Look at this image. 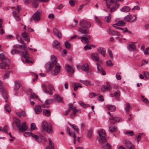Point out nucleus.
<instances>
[{
	"instance_id": "de8ad7c7",
	"label": "nucleus",
	"mask_w": 149,
	"mask_h": 149,
	"mask_svg": "<svg viewBox=\"0 0 149 149\" xmlns=\"http://www.w3.org/2000/svg\"><path fill=\"white\" fill-rule=\"evenodd\" d=\"M5 109L6 111L8 113H9L11 111L10 107L8 104H6L5 105Z\"/></svg>"
},
{
	"instance_id": "f03ea898",
	"label": "nucleus",
	"mask_w": 149,
	"mask_h": 149,
	"mask_svg": "<svg viewBox=\"0 0 149 149\" xmlns=\"http://www.w3.org/2000/svg\"><path fill=\"white\" fill-rule=\"evenodd\" d=\"M79 24L80 26L82 28H79V31L83 34L85 35L88 34L89 30L87 28H89L91 27V23L86 20L83 19L80 21Z\"/></svg>"
},
{
	"instance_id": "0eeeda50",
	"label": "nucleus",
	"mask_w": 149,
	"mask_h": 149,
	"mask_svg": "<svg viewBox=\"0 0 149 149\" xmlns=\"http://www.w3.org/2000/svg\"><path fill=\"white\" fill-rule=\"evenodd\" d=\"M100 142L102 143H106V144H102V149H110L111 147L110 145L108 143L106 142V140L105 137L104 136H100L99 139Z\"/></svg>"
},
{
	"instance_id": "f257e3e1",
	"label": "nucleus",
	"mask_w": 149,
	"mask_h": 149,
	"mask_svg": "<svg viewBox=\"0 0 149 149\" xmlns=\"http://www.w3.org/2000/svg\"><path fill=\"white\" fill-rule=\"evenodd\" d=\"M11 53L14 55L16 53H19L20 55L22 56V60L24 63H32L33 62V60L31 58L28 57L29 54L27 51L25 52H19L18 50L15 49H13L11 50Z\"/></svg>"
},
{
	"instance_id": "dca6fc26",
	"label": "nucleus",
	"mask_w": 149,
	"mask_h": 149,
	"mask_svg": "<svg viewBox=\"0 0 149 149\" xmlns=\"http://www.w3.org/2000/svg\"><path fill=\"white\" fill-rule=\"evenodd\" d=\"M124 143L127 148H129V149H134L135 146L133 145H132L130 141L126 140L125 141Z\"/></svg>"
},
{
	"instance_id": "393cba45",
	"label": "nucleus",
	"mask_w": 149,
	"mask_h": 149,
	"mask_svg": "<svg viewBox=\"0 0 149 149\" xmlns=\"http://www.w3.org/2000/svg\"><path fill=\"white\" fill-rule=\"evenodd\" d=\"M91 56L92 58L96 61H98L99 59L98 54L97 53H94L92 54Z\"/></svg>"
},
{
	"instance_id": "7ed1b4c3",
	"label": "nucleus",
	"mask_w": 149,
	"mask_h": 149,
	"mask_svg": "<svg viewBox=\"0 0 149 149\" xmlns=\"http://www.w3.org/2000/svg\"><path fill=\"white\" fill-rule=\"evenodd\" d=\"M13 119L20 132H23L27 130L28 126L26 124V122L21 125V121L19 119L16 118H14Z\"/></svg>"
},
{
	"instance_id": "37998d69",
	"label": "nucleus",
	"mask_w": 149,
	"mask_h": 149,
	"mask_svg": "<svg viewBox=\"0 0 149 149\" xmlns=\"http://www.w3.org/2000/svg\"><path fill=\"white\" fill-rule=\"evenodd\" d=\"M54 98L59 102H61L62 101L61 98L58 95L55 94L54 95Z\"/></svg>"
},
{
	"instance_id": "412c9836",
	"label": "nucleus",
	"mask_w": 149,
	"mask_h": 149,
	"mask_svg": "<svg viewBox=\"0 0 149 149\" xmlns=\"http://www.w3.org/2000/svg\"><path fill=\"white\" fill-rule=\"evenodd\" d=\"M114 97L117 100L119 101L120 99V91L117 90L114 93Z\"/></svg>"
},
{
	"instance_id": "9b49d317",
	"label": "nucleus",
	"mask_w": 149,
	"mask_h": 149,
	"mask_svg": "<svg viewBox=\"0 0 149 149\" xmlns=\"http://www.w3.org/2000/svg\"><path fill=\"white\" fill-rule=\"evenodd\" d=\"M10 64L9 60H6V61H1L0 63V68L3 69H8V67Z\"/></svg>"
},
{
	"instance_id": "052dcab7",
	"label": "nucleus",
	"mask_w": 149,
	"mask_h": 149,
	"mask_svg": "<svg viewBox=\"0 0 149 149\" xmlns=\"http://www.w3.org/2000/svg\"><path fill=\"white\" fill-rule=\"evenodd\" d=\"M143 73L145 77L147 79H149V73L147 72H144Z\"/></svg>"
},
{
	"instance_id": "8fccbe9b",
	"label": "nucleus",
	"mask_w": 149,
	"mask_h": 149,
	"mask_svg": "<svg viewBox=\"0 0 149 149\" xmlns=\"http://www.w3.org/2000/svg\"><path fill=\"white\" fill-rule=\"evenodd\" d=\"M116 25L119 26H123L125 24V23L123 21H119L116 24Z\"/></svg>"
},
{
	"instance_id": "6e6552de",
	"label": "nucleus",
	"mask_w": 149,
	"mask_h": 149,
	"mask_svg": "<svg viewBox=\"0 0 149 149\" xmlns=\"http://www.w3.org/2000/svg\"><path fill=\"white\" fill-rule=\"evenodd\" d=\"M15 34L16 35V38L18 42L19 43H21L23 45H15L14 46V48H20L21 49H23L24 50H26V49L27 48V47L26 46L25 44V43L23 42L22 39L19 38V35H18V33L17 32H16Z\"/></svg>"
},
{
	"instance_id": "680f3d73",
	"label": "nucleus",
	"mask_w": 149,
	"mask_h": 149,
	"mask_svg": "<svg viewBox=\"0 0 149 149\" xmlns=\"http://www.w3.org/2000/svg\"><path fill=\"white\" fill-rule=\"evenodd\" d=\"M97 100L103 102L104 101V100L102 95H101L97 97Z\"/></svg>"
},
{
	"instance_id": "1a4fd4ad",
	"label": "nucleus",
	"mask_w": 149,
	"mask_h": 149,
	"mask_svg": "<svg viewBox=\"0 0 149 149\" xmlns=\"http://www.w3.org/2000/svg\"><path fill=\"white\" fill-rule=\"evenodd\" d=\"M41 11L40 10H37L33 14L32 18L35 22H38L40 21L41 16Z\"/></svg>"
},
{
	"instance_id": "f8f14e48",
	"label": "nucleus",
	"mask_w": 149,
	"mask_h": 149,
	"mask_svg": "<svg viewBox=\"0 0 149 149\" xmlns=\"http://www.w3.org/2000/svg\"><path fill=\"white\" fill-rule=\"evenodd\" d=\"M0 90L1 92L3 97L4 99H7L8 97L7 92L6 90L3 88V83L1 80H0Z\"/></svg>"
},
{
	"instance_id": "4d7b16f0",
	"label": "nucleus",
	"mask_w": 149,
	"mask_h": 149,
	"mask_svg": "<svg viewBox=\"0 0 149 149\" xmlns=\"http://www.w3.org/2000/svg\"><path fill=\"white\" fill-rule=\"evenodd\" d=\"M67 69L68 71L71 72H73L74 70L69 65H67Z\"/></svg>"
},
{
	"instance_id": "e433bc0d",
	"label": "nucleus",
	"mask_w": 149,
	"mask_h": 149,
	"mask_svg": "<svg viewBox=\"0 0 149 149\" xmlns=\"http://www.w3.org/2000/svg\"><path fill=\"white\" fill-rule=\"evenodd\" d=\"M81 40L83 42H85L86 43H88L89 42V41L87 38L85 37H82L80 38Z\"/></svg>"
},
{
	"instance_id": "6e6d98bb",
	"label": "nucleus",
	"mask_w": 149,
	"mask_h": 149,
	"mask_svg": "<svg viewBox=\"0 0 149 149\" xmlns=\"http://www.w3.org/2000/svg\"><path fill=\"white\" fill-rule=\"evenodd\" d=\"M106 64L108 66H112L113 65L111 60H109L107 61Z\"/></svg>"
},
{
	"instance_id": "20e7f679",
	"label": "nucleus",
	"mask_w": 149,
	"mask_h": 149,
	"mask_svg": "<svg viewBox=\"0 0 149 149\" xmlns=\"http://www.w3.org/2000/svg\"><path fill=\"white\" fill-rule=\"evenodd\" d=\"M69 109L65 111L63 114L65 116H67L70 112V110H72L73 113L71 114L70 116L71 118H73L77 113L79 111V110L77 109L75 107L73 106V104L72 103H70L69 104Z\"/></svg>"
},
{
	"instance_id": "603ef678",
	"label": "nucleus",
	"mask_w": 149,
	"mask_h": 149,
	"mask_svg": "<svg viewBox=\"0 0 149 149\" xmlns=\"http://www.w3.org/2000/svg\"><path fill=\"white\" fill-rule=\"evenodd\" d=\"M110 15L111 14H109V16L106 17L105 18V21L106 22L108 23L110 22L111 18Z\"/></svg>"
},
{
	"instance_id": "f3484780",
	"label": "nucleus",
	"mask_w": 149,
	"mask_h": 149,
	"mask_svg": "<svg viewBox=\"0 0 149 149\" xmlns=\"http://www.w3.org/2000/svg\"><path fill=\"white\" fill-rule=\"evenodd\" d=\"M77 68L79 69H81L85 72L89 70L88 65L87 63H84L82 66H78Z\"/></svg>"
},
{
	"instance_id": "338daca9",
	"label": "nucleus",
	"mask_w": 149,
	"mask_h": 149,
	"mask_svg": "<svg viewBox=\"0 0 149 149\" xmlns=\"http://www.w3.org/2000/svg\"><path fill=\"white\" fill-rule=\"evenodd\" d=\"M97 69L98 71H101L102 70H103L102 68H101V66L99 64L97 63Z\"/></svg>"
},
{
	"instance_id": "69168bd1",
	"label": "nucleus",
	"mask_w": 149,
	"mask_h": 149,
	"mask_svg": "<svg viewBox=\"0 0 149 149\" xmlns=\"http://www.w3.org/2000/svg\"><path fill=\"white\" fill-rule=\"evenodd\" d=\"M93 131L91 130H90L88 132V138H90L93 134Z\"/></svg>"
},
{
	"instance_id": "5fc2aeb1",
	"label": "nucleus",
	"mask_w": 149,
	"mask_h": 149,
	"mask_svg": "<svg viewBox=\"0 0 149 149\" xmlns=\"http://www.w3.org/2000/svg\"><path fill=\"white\" fill-rule=\"evenodd\" d=\"M64 44L66 48L67 49H69L70 48L71 45L68 42V41L65 42Z\"/></svg>"
},
{
	"instance_id": "39448f33",
	"label": "nucleus",
	"mask_w": 149,
	"mask_h": 149,
	"mask_svg": "<svg viewBox=\"0 0 149 149\" xmlns=\"http://www.w3.org/2000/svg\"><path fill=\"white\" fill-rule=\"evenodd\" d=\"M42 88L44 92L50 95L53 94L52 91L54 90L53 86L50 84H48L46 86L45 84H42Z\"/></svg>"
},
{
	"instance_id": "72a5a7b5",
	"label": "nucleus",
	"mask_w": 149,
	"mask_h": 149,
	"mask_svg": "<svg viewBox=\"0 0 149 149\" xmlns=\"http://www.w3.org/2000/svg\"><path fill=\"white\" fill-rule=\"evenodd\" d=\"M130 10V8L127 6H124L121 9V10L124 12H129Z\"/></svg>"
},
{
	"instance_id": "c03bdc74",
	"label": "nucleus",
	"mask_w": 149,
	"mask_h": 149,
	"mask_svg": "<svg viewBox=\"0 0 149 149\" xmlns=\"http://www.w3.org/2000/svg\"><path fill=\"white\" fill-rule=\"evenodd\" d=\"M10 72L11 71H6L5 73L4 76V79H6L7 78H9L10 75Z\"/></svg>"
},
{
	"instance_id": "5701e85b",
	"label": "nucleus",
	"mask_w": 149,
	"mask_h": 149,
	"mask_svg": "<svg viewBox=\"0 0 149 149\" xmlns=\"http://www.w3.org/2000/svg\"><path fill=\"white\" fill-rule=\"evenodd\" d=\"M44 131H46L48 133H52L53 132V128L52 125L50 124H49V125L47 127L46 129Z\"/></svg>"
},
{
	"instance_id": "c756f323",
	"label": "nucleus",
	"mask_w": 149,
	"mask_h": 149,
	"mask_svg": "<svg viewBox=\"0 0 149 149\" xmlns=\"http://www.w3.org/2000/svg\"><path fill=\"white\" fill-rule=\"evenodd\" d=\"M98 133L100 136H105L106 135V133L105 132L104 130L103 129L98 131Z\"/></svg>"
},
{
	"instance_id": "bf43d9fd",
	"label": "nucleus",
	"mask_w": 149,
	"mask_h": 149,
	"mask_svg": "<svg viewBox=\"0 0 149 149\" xmlns=\"http://www.w3.org/2000/svg\"><path fill=\"white\" fill-rule=\"evenodd\" d=\"M31 98L33 99H37L38 97L34 93H32L31 94Z\"/></svg>"
},
{
	"instance_id": "9d476101",
	"label": "nucleus",
	"mask_w": 149,
	"mask_h": 149,
	"mask_svg": "<svg viewBox=\"0 0 149 149\" xmlns=\"http://www.w3.org/2000/svg\"><path fill=\"white\" fill-rule=\"evenodd\" d=\"M108 113L110 117H111L109 119V120L110 121V123L111 124H115V123L118 122H120L122 120V119L118 117H114L113 116L111 115L109 111L108 112Z\"/></svg>"
},
{
	"instance_id": "cd10ccee",
	"label": "nucleus",
	"mask_w": 149,
	"mask_h": 149,
	"mask_svg": "<svg viewBox=\"0 0 149 149\" xmlns=\"http://www.w3.org/2000/svg\"><path fill=\"white\" fill-rule=\"evenodd\" d=\"M48 124L46 121H43L41 123L42 127L44 130H45L47 127L49 125Z\"/></svg>"
},
{
	"instance_id": "c9c22d12",
	"label": "nucleus",
	"mask_w": 149,
	"mask_h": 149,
	"mask_svg": "<svg viewBox=\"0 0 149 149\" xmlns=\"http://www.w3.org/2000/svg\"><path fill=\"white\" fill-rule=\"evenodd\" d=\"M15 87L16 90H17L21 86V85L20 84V82L19 81H15Z\"/></svg>"
},
{
	"instance_id": "a18cd8bd",
	"label": "nucleus",
	"mask_w": 149,
	"mask_h": 149,
	"mask_svg": "<svg viewBox=\"0 0 149 149\" xmlns=\"http://www.w3.org/2000/svg\"><path fill=\"white\" fill-rule=\"evenodd\" d=\"M24 134L26 137L29 136H32H32H33V135L34 134L29 132H24Z\"/></svg>"
},
{
	"instance_id": "0e129e2a",
	"label": "nucleus",
	"mask_w": 149,
	"mask_h": 149,
	"mask_svg": "<svg viewBox=\"0 0 149 149\" xmlns=\"http://www.w3.org/2000/svg\"><path fill=\"white\" fill-rule=\"evenodd\" d=\"M72 126L74 130L76 131L77 132H78L79 129L78 127L74 124Z\"/></svg>"
},
{
	"instance_id": "423d86ee",
	"label": "nucleus",
	"mask_w": 149,
	"mask_h": 149,
	"mask_svg": "<svg viewBox=\"0 0 149 149\" xmlns=\"http://www.w3.org/2000/svg\"><path fill=\"white\" fill-rule=\"evenodd\" d=\"M55 67V68L52 71V73L54 76L57 75L61 70V66L59 63L56 64L55 65H49V70L50 71L53 67Z\"/></svg>"
},
{
	"instance_id": "58836bf2",
	"label": "nucleus",
	"mask_w": 149,
	"mask_h": 149,
	"mask_svg": "<svg viewBox=\"0 0 149 149\" xmlns=\"http://www.w3.org/2000/svg\"><path fill=\"white\" fill-rule=\"evenodd\" d=\"M126 106L125 107V110L127 112V113H128L130 111V104L129 103H127L126 104Z\"/></svg>"
},
{
	"instance_id": "864d4df0",
	"label": "nucleus",
	"mask_w": 149,
	"mask_h": 149,
	"mask_svg": "<svg viewBox=\"0 0 149 149\" xmlns=\"http://www.w3.org/2000/svg\"><path fill=\"white\" fill-rule=\"evenodd\" d=\"M111 34L113 35L117 36H119V33L118 32L114 30H112V31L111 33Z\"/></svg>"
},
{
	"instance_id": "774afa93",
	"label": "nucleus",
	"mask_w": 149,
	"mask_h": 149,
	"mask_svg": "<svg viewBox=\"0 0 149 149\" xmlns=\"http://www.w3.org/2000/svg\"><path fill=\"white\" fill-rule=\"evenodd\" d=\"M3 26H0V34L3 35L4 33L3 30Z\"/></svg>"
},
{
	"instance_id": "473e14b6",
	"label": "nucleus",
	"mask_w": 149,
	"mask_h": 149,
	"mask_svg": "<svg viewBox=\"0 0 149 149\" xmlns=\"http://www.w3.org/2000/svg\"><path fill=\"white\" fill-rule=\"evenodd\" d=\"M43 115L47 117L49 116L51 114L50 111L47 109H44L43 111Z\"/></svg>"
},
{
	"instance_id": "a19ab883",
	"label": "nucleus",
	"mask_w": 149,
	"mask_h": 149,
	"mask_svg": "<svg viewBox=\"0 0 149 149\" xmlns=\"http://www.w3.org/2000/svg\"><path fill=\"white\" fill-rule=\"evenodd\" d=\"M80 81L83 84L85 85L86 86L90 85V83L89 81L87 80L83 81L82 80H80Z\"/></svg>"
},
{
	"instance_id": "09e8293b",
	"label": "nucleus",
	"mask_w": 149,
	"mask_h": 149,
	"mask_svg": "<svg viewBox=\"0 0 149 149\" xmlns=\"http://www.w3.org/2000/svg\"><path fill=\"white\" fill-rule=\"evenodd\" d=\"M141 99L142 101L145 103H149L148 100L147 99L144 98V97L143 96H141Z\"/></svg>"
},
{
	"instance_id": "7c9ffc66",
	"label": "nucleus",
	"mask_w": 149,
	"mask_h": 149,
	"mask_svg": "<svg viewBox=\"0 0 149 149\" xmlns=\"http://www.w3.org/2000/svg\"><path fill=\"white\" fill-rule=\"evenodd\" d=\"M117 128L115 126H111L109 128V132L113 133L117 130Z\"/></svg>"
},
{
	"instance_id": "e2e57ef3",
	"label": "nucleus",
	"mask_w": 149,
	"mask_h": 149,
	"mask_svg": "<svg viewBox=\"0 0 149 149\" xmlns=\"http://www.w3.org/2000/svg\"><path fill=\"white\" fill-rule=\"evenodd\" d=\"M31 130H34L36 128V125L34 123H32L31 124Z\"/></svg>"
},
{
	"instance_id": "4468645a",
	"label": "nucleus",
	"mask_w": 149,
	"mask_h": 149,
	"mask_svg": "<svg viewBox=\"0 0 149 149\" xmlns=\"http://www.w3.org/2000/svg\"><path fill=\"white\" fill-rule=\"evenodd\" d=\"M51 61L49 63V65H55L57 63V58L54 55H52L51 56Z\"/></svg>"
},
{
	"instance_id": "6ab92c4d",
	"label": "nucleus",
	"mask_w": 149,
	"mask_h": 149,
	"mask_svg": "<svg viewBox=\"0 0 149 149\" xmlns=\"http://www.w3.org/2000/svg\"><path fill=\"white\" fill-rule=\"evenodd\" d=\"M136 42H131L130 43L128 46H127V48L130 51L132 50L135 51L136 50V47L134 45Z\"/></svg>"
},
{
	"instance_id": "a878e982",
	"label": "nucleus",
	"mask_w": 149,
	"mask_h": 149,
	"mask_svg": "<svg viewBox=\"0 0 149 149\" xmlns=\"http://www.w3.org/2000/svg\"><path fill=\"white\" fill-rule=\"evenodd\" d=\"M52 46L53 47L60 48L61 47L60 43L57 40H55L54 41L52 44Z\"/></svg>"
},
{
	"instance_id": "b1692460",
	"label": "nucleus",
	"mask_w": 149,
	"mask_h": 149,
	"mask_svg": "<svg viewBox=\"0 0 149 149\" xmlns=\"http://www.w3.org/2000/svg\"><path fill=\"white\" fill-rule=\"evenodd\" d=\"M97 50L104 57L105 56V53L106 52L105 49L102 47H99L97 49Z\"/></svg>"
},
{
	"instance_id": "3c124183",
	"label": "nucleus",
	"mask_w": 149,
	"mask_h": 149,
	"mask_svg": "<svg viewBox=\"0 0 149 149\" xmlns=\"http://www.w3.org/2000/svg\"><path fill=\"white\" fill-rule=\"evenodd\" d=\"M99 94L93 93H90L89 94V97L90 98H92L94 97L97 96Z\"/></svg>"
},
{
	"instance_id": "c85d7f7f",
	"label": "nucleus",
	"mask_w": 149,
	"mask_h": 149,
	"mask_svg": "<svg viewBox=\"0 0 149 149\" xmlns=\"http://www.w3.org/2000/svg\"><path fill=\"white\" fill-rule=\"evenodd\" d=\"M115 2V0H111L109 1H106V3L108 8H110L111 6Z\"/></svg>"
},
{
	"instance_id": "ea45409f",
	"label": "nucleus",
	"mask_w": 149,
	"mask_h": 149,
	"mask_svg": "<svg viewBox=\"0 0 149 149\" xmlns=\"http://www.w3.org/2000/svg\"><path fill=\"white\" fill-rule=\"evenodd\" d=\"M119 6V4L118 3H116V4L111 9L110 11L112 12L114 11L116 9L118 8Z\"/></svg>"
},
{
	"instance_id": "ddd939ff",
	"label": "nucleus",
	"mask_w": 149,
	"mask_h": 149,
	"mask_svg": "<svg viewBox=\"0 0 149 149\" xmlns=\"http://www.w3.org/2000/svg\"><path fill=\"white\" fill-rule=\"evenodd\" d=\"M136 19V15H134L132 16L130 15L126 16L124 18V19L125 21L132 22H135Z\"/></svg>"
},
{
	"instance_id": "79ce46f5",
	"label": "nucleus",
	"mask_w": 149,
	"mask_h": 149,
	"mask_svg": "<svg viewBox=\"0 0 149 149\" xmlns=\"http://www.w3.org/2000/svg\"><path fill=\"white\" fill-rule=\"evenodd\" d=\"M39 0H32L31 3L33 4V6L35 8H36L38 6V3L40 2Z\"/></svg>"
},
{
	"instance_id": "4c0bfd02",
	"label": "nucleus",
	"mask_w": 149,
	"mask_h": 149,
	"mask_svg": "<svg viewBox=\"0 0 149 149\" xmlns=\"http://www.w3.org/2000/svg\"><path fill=\"white\" fill-rule=\"evenodd\" d=\"M33 135V136H32V137L35 139L36 141L38 143H40L42 141L41 139L38 137L37 135L34 134Z\"/></svg>"
},
{
	"instance_id": "a211bd4d",
	"label": "nucleus",
	"mask_w": 149,
	"mask_h": 149,
	"mask_svg": "<svg viewBox=\"0 0 149 149\" xmlns=\"http://www.w3.org/2000/svg\"><path fill=\"white\" fill-rule=\"evenodd\" d=\"M21 37L24 40L26 41H27L28 42H29L30 41V40L29 38L28 34L25 32H24L22 34Z\"/></svg>"
},
{
	"instance_id": "2eb2a0df",
	"label": "nucleus",
	"mask_w": 149,
	"mask_h": 149,
	"mask_svg": "<svg viewBox=\"0 0 149 149\" xmlns=\"http://www.w3.org/2000/svg\"><path fill=\"white\" fill-rule=\"evenodd\" d=\"M107 86L104 85L102 86L101 88V91L102 92H104L106 91H110L111 89V87L110 84L109 82H106Z\"/></svg>"
},
{
	"instance_id": "bb28decb",
	"label": "nucleus",
	"mask_w": 149,
	"mask_h": 149,
	"mask_svg": "<svg viewBox=\"0 0 149 149\" xmlns=\"http://www.w3.org/2000/svg\"><path fill=\"white\" fill-rule=\"evenodd\" d=\"M106 107L108 109L110 110L111 112L114 111L116 109V107L114 105H107L106 106Z\"/></svg>"
},
{
	"instance_id": "f704fd0d",
	"label": "nucleus",
	"mask_w": 149,
	"mask_h": 149,
	"mask_svg": "<svg viewBox=\"0 0 149 149\" xmlns=\"http://www.w3.org/2000/svg\"><path fill=\"white\" fill-rule=\"evenodd\" d=\"M13 15L14 17L17 21H19L20 20V18L18 15H17V13L15 11H13Z\"/></svg>"
},
{
	"instance_id": "2f4dec72",
	"label": "nucleus",
	"mask_w": 149,
	"mask_h": 149,
	"mask_svg": "<svg viewBox=\"0 0 149 149\" xmlns=\"http://www.w3.org/2000/svg\"><path fill=\"white\" fill-rule=\"evenodd\" d=\"M0 59L1 61H6V60H9L3 53L0 54Z\"/></svg>"
},
{
	"instance_id": "4be33fe9",
	"label": "nucleus",
	"mask_w": 149,
	"mask_h": 149,
	"mask_svg": "<svg viewBox=\"0 0 149 149\" xmlns=\"http://www.w3.org/2000/svg\"><path fill=\"white\" fill-rule=\"evenodd\" d=\"M53 31L55 35L57 36L58 38H62L61 34L58 29L56 28L54 29Z\"/></svg>"
},
{
	"instance_id": "13d9d810",
	"label": "nucleus",
	"mask_w": 149,
	"mask_h": 149,
	"mask_svg": "<svg viewBox=\"0 0 149 149\" xmlns=\"http://www.w3.org/2000/svg\"><path fill=\"white\" fill-rule=\"evenodd\" d=\"M125 134L128 135L129 136H132L134 135V132L133 131L130 132H126L125 133Z\"/></svg>"
},
{
	"instance_id": "49530a36",
	"label": "nucleus",
	"mask_w": 149,
	"mask_h": 149,
	"mask_svg": "<svg viewBox=\"0 0 149 149\" xmlns=\"http://www.w3.org/2000/svg\"><path fill=\"white\" fill-rule=\"evenodd\" d=\"M53 100L51 99H49L47 100L45 102V104H46L49 105L51 104L53 102Z\"/></svg>"
},
{
	"instance_id": "aec40b11",
	"label": "nucleus",
	"mask_w": 149,
	"mask_h": 149,
	"mask_svg": "<svg viewBox=\"0 0 149 149\" xmlns=\"http://www.w3.org/2000/svg\"><path fill=\"white\" fill-rule=\"evenodd\" d=\"M41 106L40 105H38L36 106L34 108V111L36 113L39 114L42 111L41 109Z\"/></svg>"
}]
</instances>
